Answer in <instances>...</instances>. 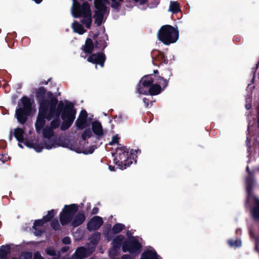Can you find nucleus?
I'll list each match as a JSON object with an SVG mask.
<instances>
[{
  "label": "nucleus",
  "mask_w": 259,
  "mask_h": 259,
  "mask_svg": "<svg viewBox=\"0 0 259 259\" xmlns=\"http://www.w3.org/2000/svg\"><path fill=\"white\" fill-rule=\"evenodd\" d=\"M93 136V133L92 131L90 129L85 130L83 134H82V138L84 140H87L88 138H91Z\"/></svg>",
  "instance_id": "26"
},
{
  "label": "nucleus",
  "mask_w": 259,
  "mask_h": 259,
  "mask_svg": "<svg viewBox=\"0 0 259 259\" xmlns=\"http://www.w3.org/2000/svg\"><path fill=\"white\" fill-rule=\"evenodd\" d=\"M153 79L151 75L143 77L138 85V92L141 94H146L149 92L148 87L151 84Z\"/></svg>",
  "instance_id": "11"
},
{
  "label": "nucleus",
  "mask_w": 259,
  "mask_h": 259,
  "mask_svg": "<svg viewBox=\"0 0 259 259\" xmlns=\"http://www.w3.org/2000/svg\"><path fill=\"white\" fill-rule=\"evenodd\" d=\"M163 81L166 83V80H163Z\"/></svg>",
  "instance_id": "45"
},
{
  "label": "nucleus",
  "mask_w": 259,
  "mask_h": 259,
  "mask_svg": "<svg viewBox=\"0 0 259 259\" xmlns=\"http://www.w3.org/2000/svg\"><path fill=\"white\" fill-rule=\"evenodd\" d=\"M56 211L54 210H51L48 212V214L45 216L42 220H36L34 222L33 226V229L35 230L34 234L38 236L41 234V227L44 224L45 222L48 221L50 219L53 217Z\"/></svg>",
  "instance_id": "12"
},
{
  "label": "nucleus",
  "mask_w": 259,
  "mask_h": 259,
  "mask_svg": "<svg viewBox=\"0 0 259 259\" xmlns=\"http://www.w3.org/2000/svg\"><path fill=\"white\" fill-rule=\"evenodd\" d=\"M113 2L112 7L117 8L118 4L117 2H120L119 0H111ZM109 3V0H95V7L96 10L94 17L95 18V22L98 25H100L103 21V15L106 10L105 5Z\"/></svg>",
  "instance_id": "6"
},
{
  "label": "nucleus",
  "mask_w": 259,
  "mask_h": 259,
  "mask_svg": "<svg viewBox=\"0 0 259 259\" xmlns=\"http://www.w3.org/2000/svg\"><path fill=\"white\" fill-rule=\"evenodd\" d=\"M24 131L20 128H17L14 131V135L16 139L20 142L24 141Z\"/></svg>",
  "instance_id": "20"
},
{
  "label": "nucleus",
  "mask_w": 259,
  "mask_h": 259,
  "mask_svg": "<svg viewBox=\"0 0 259 259\" xmlns=\"http://www.w3.org/2000/svg\"><path fill=\"white\" fill-rule=\"evenodd\" d=\"M62 242L65 244H69L70 243V239L68 237H66L62 239Z\"/></svg>",
  "instance_id": "32"
},
{
  "label": "nucleus",
  "mask_w": 259,
  "mask_h": 259,
  "mask_svg": "<svg viewBox=\"0 0 259 259\" xmlns=\"http://www.w3.org/2000/svg\"><path fill=\"white\" fill-rule=\"evenodd\" d=\"M141 245L135 238H132L127 242L124 243L122 249L124 252L128 251L131 253H138L140 252Z\"/></svg>",
  "instance_id": "9"
},
{
  "label": "nucleus",
  "mask_w": 259,
  "mask_h": 259,
  "mask_svg": "<svg viewBox=\"0 0 259 259\" xmlns=\"http://www.w3.org/2000/svg\"><path fill=\"white\" fill-rule=\"evenodd\" d=\"M133 150L130 152L129 149L125 147L118 148L115 154L114 163L117 167L121 169L126 168L132 163L131 155Z\"/></svg>",
  "instance_id": "5"
},
{
  "label": "nucleus",
  "mask_w": 259,
  "mask_h": 259,
  "mask_svg": "<svg viewBox=\"0 0 259 259\" xmlns=\"http://www.w3.org/2000/svg\"><path fill=\"white\" fill-rule=\"evenodd\" d=\"M121 259H132V257L130 255H124L122 256Z\"/></svg>",
  "instance_id": "35"
},
{
  "label": "nucleus",
  "mask_w": 259,
  "mask_h": 259,
  "mask_svg": "<svg viewBox=\"0 0 259 259\" xmlns=\"http://www.w3.org/2000/svg\"><path fill=\"white\" fill-rule=\"evenodd\" d=\"M98 211V209L97 208H94L92 210L93 213H97Z\"/></svg>",
  "instance_id": "36"
},
{
  "label": "nucleus",
  "mask_w": 259,
  "mask_h": 259,
  "mask_svg": "<svg viewBox=\"0 0 259 259\" xmlns=\"http://www.w3.org/2000/svg\"><path fill=\"white\" fill-rule=\"evenodd\" d=\"M33 259H44L38 252H36L34 254Z\"/></svg>",
  "instance_id": "33"
},
{
  "label": "nucleus",
  "mask_w": 259,
  "mask_h": 259,
  "mask_svg": "<svg viewBox=\"0 0 259 259\" xmlns=\"http://www.w3.org/2000/svg\"><path fill=\"white\" fill-rule=\"evenodd\" d=\"M77 210L78 206L76 204L65 205L60 214V220L62 225H65L71 222L73 226L77 227L81 224L85 219L83 213H79L73 218V216Z\"/></svg>",
  "instance_id": "2"
},
{
  "label": "nucleus",
  "mask_w": 259,
  "mask_h": 259,
  "mask_svg": "<svg viewBox=\"0 0 259 259\" xmlns=\"http://www.w3.org/2000/svg\"><path fill=\"white\" fill-rule=\"evenodd\" d=\"M72 28L75 32L79 34H82L85 32V30L82 26L77 22H74L72 24Z\"/></svg>",
  "instance_id": "22"
},
{
  "label": "nucleus",
  "mask_w": 259,
  "mask_h": 259,
  "mask_svg": "<svg viewBox=\"0 0 259 259\" xmlns=\"http://www.w3.org/2000/svg\"><path fill=\"white\" fill-rule=\"evenodd\" d=\"M158 38L164 44L168 45L176 42L179 39V33L177 29L165 25L161 27L157 33Z\"/></svg>",
  "instance_id": "4"
},
{
  "label": "nucleus",
  "mask_w": 259,
  "mask_h": 259,
  "mask_svg": "<svg viewBox=\"0 0 259 259\" xmlns=\"http://www.w3.org/2000/svg\"><path fill=\"white\" fill-rule=\"evenodd\" d=\"M106 43L104 40L101 41L100 43L98 42L96 46H94L93 40L91 38H88L82 49L85 53H91L96 49L103 50L106 48Z\"/></svg>",
  "instance_id": "10"
},
{
  "label": "nucleus",
  "mask_w": 259,
  "mask_h": 259,
  "mask_svg": "<svg viewBox=\"0 0 259 259\" xmlns=\"http://www.w3.org/2000/svg\"><path fill=\"white\" fill-rule=\"evenodd\" d=\"M18 146L21 148H23V146L21 144H18Z\"/></svg>",
  "instance_id": "41"
},
{
  "label": "nucleus",
  "mask_w": 259,
  "mask_h": 259,
  "mask_svg": "<svg viewBox=\"0 0 259 259\" xmlns=\"http://www.w3.org/2000/svg\"><path fill=\"white\" fill-rule=\"evenodd\" d=\"M180 10L179 5L176 2H171L170 3L168 11L174 13H177Z\"/></svg>",
  "instance_id": "24"
},
{
  "label": "nucleus",
  "mask_w": 259,
  "mask_h": 259,
  "mask_svg": "<svg viewBox=\"0 0 259 259\" xmlns=\"http://www.w3.org/2000/svg\"><path fill=\"white\" fill-rule=\"evenodd\" d=\"M246 169H247V171H248V167H246Z\"/></svg>",
  "instance_id": "44"
},
{
  "label": "nucleus",
  "mask_w": 259,
  "mask_h": 259,
  "mask_svg": "<svg viewBox=\"0 0 259 259\" xmlns=\"http://www.w3.org/2000/svg\"><path fill=\"white\" fill-rule=\"evenodd\" d=\"M253 179L249 177L246 180V191L248 194V201H252L255 207L253 208L252 212L255 219L259 218V200L251 194L250 187L253 184Z\"/></svg>",
  "instance_id": "8"
},
{
  "label": "nucleus",
  "mask_w": 259,
  "mask_h": 259,
  "mask_svg": "<svg viewBox=\"0 0 259 259\" xmlns=\"http://www.w3.org/2000/svg\"><path fill=\"white\" fill-rule=\"evenodd\" d=\"M96 236H97V238H98V237H99V235H98V234H96Z\"/></svg>",
  "instance_id": "43"
},
{
  "label": "nucleus",
  "mask_w": 259,
  "mask_h": 259,
  "mask_svg": "<svg viewBox=\"0 0 259 259\" xmlns=\"http://www.w3.org/2000/svg\"><path fill=\"white\" fill-rule=\"evenodd\" d=\"M124 225L121 224H117L115 225L113 228L112 231L114 233L117 234L121 232L124 228Z\"/></svg>",
  "instance_id": "25"
},
{
  "label": "nucleus",
  "mask_w": 259,
  "mask_h": 259,
  "mask_svg": "<svg viewBox=\"0 0 259 259\" xmlns=\"http://www.w3.org/2000/svg\"><path fill=\"white\" fill-rule=\"evenodd\" d=\"M109 169H110L111 171H113V170H114V167H113V166H111V165H110V166H109Z\"/></svg>",
  "instance_id": "39"
},
{
  "label": "nucleus",
  "mask_w": 259,
  "mask_h": 259,
  "mask_svg": "<svg viewBox=\"0 0 259 259\" xmlns=\"http://www.w3.org/2000/svg\"><path fill=\"white\" fill-rule=\"evenodd\" d=\"M47 254L54 256L56 254V251L52 247H49L46 250Z\"/></svg>",
  "instance_id": "29"
},
{
  "label": "nucleus",
  "mask_w": 259,
  "mask_h": 259,
  "mask_svg": "<svg viewBox=\"0 0 259 259\" xmlns=\"http://www.w3.org/2000/svg\"><path fill=\"white\" fill-rule=\"evenodd\" d=\"M157 72H158V71H157V70H154V72L155 73H156Z\"/></svg>",
  "instance_id": "42"
},
{
  "label": "nucleus",
  "mask_w": 259,
  "mask_h": 259,
  "mask_svg": "<svg viewBox=\"0 0 259 259\" xmlns=\"http://www.w3.org/2000/svg\"><path fill=\"white\" fill-rule=\"evenodd\" d=\"M105 59V56L103 53H98L91 55L88 58L87 60L92 63L99 64L101 67H103Z\"/></svg>",
  "instance_id": "14"
},
{
  "label": "nucleus",
  "mask_w": 259,
  "mask_h": 259,
  "mask_svg": "<svg viewBox=\"0 0 259 259\" xmlns=\"http://www.w3.org/2000/svg\"><path fill=\"white\" fill-rule=\"evenodd\" d=\"M141 259H160L156 252L152 249L145 250L141 255Z\"/></svg>",
  "instance_id": "19"
},
{
  "label": "nucleus",
  "mask_w": 259,
  "mask_h": 259,
  "mask_svg": "<svg viewBox=\"0 0 259 259\" xmlns=\"http://www.w3.org/2000/svg\"><path fill=\"white\" fill-rule=\"evenodd\" d=\"M228 243L232 247H239L241 245V242L240 240H236L234 242L232 240H230L228 241Z\"/></svg>",
  "instance_id": "27"
},
{
  "label": "nucleus",
  "mask_w": 259,
  "mask_h": 259,
  "mask_svg": "<svg viewBox=\"0 0 259 259\" xmlns=\"http://www.w3.org/2000/svg\"><path fill=\"white\" fill-rule=\"evenodd\" d=\"M124 239V237L119 235L115 237L113 241V247L109 251V255L112 258H114L117 254L120 244Z\"/></svg>",
  "instance_id": "13"
},
{
  "label": "nucleus",
  "mask_w": 259,
  "mask_h": 259,
  "mask_svg": "<svg viewBox=\"0 0 259 259\" xmlns=\"http://www.w3.org/2000/svg\"><path fill=\"white\" fill-rule=\"evenodd\" d=\"M42 0H34L35 2L37 4H39Z\"/></svg>",
  "instance_id": "40"
},
{
  "label": "nucleus",
  "mask_w": 259,
  "mask_h": 259,
  "mask_svg": "<svg viewBox=\"0 0 259 259\" xmlns=\"http://www.w3.org/2000/svg\"><path fill=\"white\" fill-rule=\"evenodd\" d=\"M10 252V247L9 245L2 246L0 248V259H8Z\"/></svg>",
  "instance_id": "21"
},
{
  "label": "nucleus",
  "mask_w": 259,
  "mask_h": 259,
  "mask_svg": "<svg viewBox=\"0 0 259 259\" xmlns=\"http://www.w3.org/2000/svg\"><path fill=\"white\" fill-rule=\"evenodd\" d=\"M147 99L146 98L143 99V101L145 103V104H146V105H148V102H147Z\"/></svg>",
  "instance_id": "38"
},
{
  "label": "nucleus",
  "mask_w": 259,
  "mask_h": 259,
  "mask_svg": "<svg viewBox=\"0 0 259 259\" xmlns=\"http://www.w3.org/2000/svg\"><path fill=\"white\" fill-rule=\"evenodd\" d=\"M52 227L55 230H58L60 228V225L57 220H54L52 222Z\"/></svg>",
  "instance_id": "30"
},
{
  "label": "nucleus",
  "mask_w": 259,
  "mask_h": 259,
  "mask_svg": "<svg viewBox=\"0 0 259 259\" xmlns=\"http://www.w3.org/2000/svg\"><path fill=\"white\" fill-rule=\"evenodd\" d=\"M42 148H43L42 146L39 147H37L36 146L34 147V149H35V151H37V152H40Z\"/></svg>",
  "instance_id": "34"
},
{
  "label": "nucleus",
  "mask_w": 259,
  "mask_h": 259,
  "mask_svg": "<svg viewBox=\"0 0 259 259\" xmlns=\"http://www.w3.org/2000/svg\"><path fill=\"white\" fill-rule=\"evenodd\" d=\"M90 121L87 119V112L85 110L81 111L78 118L76 121V126L81 129L89 126Z\"/></svg>",
  "instance_id": "15"
},
{
  "label": "nucleus",
  "mask_w": 259,
  "mask_h": 259,
  "mask_svg": "<svg viewBox=\"0 0 259 259\" xmlns=\"http://www.w3.org/2000/svg\"><path fill=\"white\" fill-rule=\"evenodd\" d=\"M102 219L98 216L92 218L88 224V229L90 231L98 229L103 224Z\"/></svg>",
  "instance_id": "16"
},
{
  "label": "nucleus",
  "mask_w": 259,
  "mask_h": 259,
  "mask_svg": "<svg viewBox=\"0 0 259 259\" xmlns=\"http://www.w3.org/2000/svg\"><path fill=\"white\" fill-rule=\"evenodd\" d=\"M251 98L248 97L246 99V108L247 109H249L251 108Z\"/></svg>",
  "instance_id": "31"
},
{
  "label": "nucleus",
  "mask_w": 259,
  "mask_h": 259,
  "mask_svg": "<svg viewBox=\"0 0 259 259\" xmlns=\"http://www.w3.org/2000/svg\"><path fill=\"white\" fill-rule=\"evenodd\" d=\"M161 91V87L157 84L152 85L149 89V92L151 95H156L159 94Z\"/></svg>",
  "instance_id": "23"
},
{
  "label": "nucleus",
  "mask_w": 259,
  "mask_h": 259,
  "mask_svg": "<svg viewBox=\"0 0 259 259\" xmlns=\"http://www.w3.org/2000/svg\"><path fill=\"white\" fill-rule=\"evenodd\" d=\"M94 251V248H92L89 250H87L84 247L78 248L73 255L72 259H82L90 255Z\"/></svg>",
  "instance_id": "17"
},
{
  "label": "nucleus",
  "mask_w": 259,
  "mask_h": 259,
  "mask_svg": "<svg viewBox=\"0 0 259 259\" xmlns=\"http://www.w3.org/2000/svg\"><path fill=\"white\" fill-rule=\"evenodd\" d=\"M21 101L23 107L16 110V116L19 122L24 123L31 110V103L30 100L26 97H23Z\"/></svg>",
  "instance_id": "7"
},
{
  "label": "nucleus",
  "mask_w": 259,
  "mask_h": 259,
  "mask_svg": "<svg viewBox=\"0 0 259 259\" xmlns=\"http://www.w3.org/2000/svg\"><path fill=\"white\" fill-rule=\"evenodd\" d=\"M92 131L94 134L98 137L102 136L103 135L102 126L98 121H94L92 123Z\"/></svg>",
  "instance_id": "18"
},
{
  "label": "nucleus",
  "mask_w": 259,
  "mask_h": 259,
  "mask_svg": "<svg viewBox=\"0 0 259 259\" xmlns=\"http://www.w3.org/2000/svg\"><path fill=\"white\" fill-rule=\"evenodd\" d=\"M68 249V247H64L62 248V251H63V252H65V251H67Z\"/></svg>",
  "instance_id": "37"
},
{
  "label": "nucleus",
  "mask_w": 259,
  "mask_h": 259,
  "mask_svg": "<svg viewBox=\"0 0 259 259\" xmlns=\"http://www.w3.org/2000/svg\"><path fill=\"white\" fill-rule=\"evenodd\" d=\"M119 138L117 135H115L112 138L111 141L109 144L110 145H114L118 144Z\"/></svg>",
  "instance_id": "28"
},
{
  "label": "nucleus",
  "mask_w": 259,
  "mask_h": 259,
  "mask_svg": "<svg viewBox=\"0 0 259 259\" xmlns=\"http://www.w3.org/2000/svg\"><path fill=\"white\" fill-rule=\"evenodd\" d=\"M36 96L39 101V110L37 119L35 123L36 131L40 133L41 127L44 125L45 119L52 120L51 127L46 126L43 130V135L45 138L48 139V143L46 142L45 147L50 149L55 147L54 141L50 138L54 134L53 129L58 127L60 124L59 116L61 111L63 110L61 117L63 120L61 125L62 130L68 128L72 124L75 119V111L73 105L70 103H66L65 105L62 101L58 103V100L54 98L52 94L46 92L45 90L39 88L36 91Z\"/></svg>",
  "instance_id": "1"
},
{
  "label": "nucleus",
  "mask_w": 259,
  "mask_h": 259,
  "mask_svg": "<svg viewBox=\"0 0 259 259\" xmlns=\"http://www.w3.org/2000/svg\"><path fill=\"white\" fill-rule=\"evenodd\" d=\"M71 14L73 17H83L82 23L89 28L91 25L92 20L90 7L87 3H84L81 6L76 0H73L71 9Z\"/></svg>",
  "instance_id": "3"
}]
</instances>
